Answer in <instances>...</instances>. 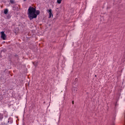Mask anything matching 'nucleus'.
I'll list each match as a JSON object with an SVG mask.
<instances>
[{
	"label": "nucleus",
	"mask_w": 125,
	"mask_h": 125,
	"mask_svg": "<svg viewBox=\"0 0 125 125\" xmlns=\"http://www.w3.org/2000/svg\"><path fill=\"white\" fill-rule=\"evenodd\" d=\"M3 119V116L0 114V120H2Z\"/></svg>",
	"instance_id": "nucleus-8"
},
{
	"label": "nucleus",
	"mask_w": 125,
	"mask_h": 125,
	"mask_svg": "<svg viewBox=\"0 0 125 125\" xmlns=\"http://www.w3.org/2000/svg\"><path fill=\"white\" fill-rule=\"evenodd\" d=\"M41 12L40 10H37L36 8L30 6L28 9V16L30 20L35 19L38 17V15H40Z\"/></svg>",
	"instance_id": "nucleus-1"
},
{
	"label": "nucleus",
	"mask_w": 125,
	"mask_h": 125,
	"mask_svg": "<svg viewBox=\"0 0 125 125\" xmlns=\"http://www.w3.org/2000/svg\"><path fill=\"white\" fill-rule=\"evenodd\" d=\"M3 42H4V41Z\"/></svg>",
	"instance_id": "nucleus-13"
},
{
	"label": "nucleus",
	"mask_w": 125,
	"mask_h": 125,
	"mask_svg": "<svg viewBox=\"0 0 125 125\" xmlns=\"http://www.w3.org/2000/svg\"><path fill=\"white\" fill-rule=\"evenodd\" d=\"M33 65H34V66H37V65H38V62H33Z\"/></svg>",
	"instance_id": "nucleus-9"
},
{
	"label": "nucleus",
	"mask_w": 125,
	"mask_h": 125,
	"mask_svg": "<svg viewBox=\"0 0 125 125\" xmlns=\"http://www.w3.org/2000/svg\"><path fill=\"white\" fill-rule=\"evenodd\" d=\"M111 125H115V123L113 122Z\"/></svg>",
	"instance_id": "nucleus-11"
},
{
	"label": "nucleus",
	"mask_w": 125,
	"mask_h": 125,
	"mask_svg": "<svg viewBox=\"0 0 125 125\" xmlns=\"http://www.w3.org/2000/svg\"><path fill=\"white\" fill-rule=\"evenodd\" d=\"M3 114L6 118L7 117V116H8V113L6 111H3Z\"/></svg>",
	"instance_id": "nucleus-5"
},
{
	"label": "nucleus",
	"mask_w": 125,
	"mask_h": 125,
	"mask_svg": "<svg viewBox=\"0 0 125 125\" xmlns=\"http://www.w3.org/2000/svg\"><path fill=\"white\" fill-rule=\"evenodd\" d=\"M10 2L11 3H14V0H10Z\"/></svg>",
	"instance_id": "nucleus-10"
},
{
	"label": "nucleus",
	"mask_w": 125,
	"mask_h": 125,
	"mask_svg": "<svg viewBox=\"0 0 125 125\" xmlns=\"http://www.w3.org/2000/svg\"><path fill=\"white\" fill-rule=\"evenodd\" d=\"M1 39H3V41L6 40V35L4 34V32L3 31L1 32Z\"/></svg>",
	"instance_id": "nucleus-2"
},
{
	"label": "nucleus",
	"mask_w": 125,
	"mask_h": 125,
	"mask_svg": "<svg viewBox=\"0 0 125 125\" xmlns=\"http://www.w3.org/2000/svg\"><path fill=\"white\" fill-rule=\"evenodd\" d=\"M4 14H7V13H8V9H5L4 11Z\"/></svg>",
	"instance_id": "nucleus-6"
},
{
	"label": "nucleus",
	"mask_w": 125,
	"mask_h": 125,
	"mask_svg": "<svg viewBox=\"0 0 125 125\" xmlns=\"http://www.w3.org/2000/svg\"><path fill=\"white\" fill-rule=\"evenodd\" d=\"M57 3H59V4H60L61 3V2L62 1V0H57Z\"/></svg>",
	"instance_id": "nucleus-7"
},
{
	"label": "nucleus",
	"mask_w": 125,
	"mask_h": 125,
	"mask_svg": "<svg viewBox=\"0 0 125 125\" xmlns=\"http://www.w3.org/2000/svg\"><path fill=\"white\" fill-rule=\"evenodd\" d=\"M72 94H77V92H78V88L73 87L72 89Z\"/></svg>",
	"instance_id": "nucleus-3"
},
{
	"label": "nucleus",
	"mask_w": 125,
	"mask_h": 125,
	"mask_svg": "<svg viewBox=\"0 0 125 125\" xmlns=\"http://www.w3.org/2000/svg\"><path fill=\"white\" fill-rule=\"evenodd\" d=\"M52 10L51 9L48 10V13H49V18H51V15H52V13H51Z\"/></svg>",
	"instance_id": "nucleus-4"
},
{
	"label": "nucleus",
	"mask_w": 125,
	"mask_h": 125,
	"mask_svg": "<svg viewBox=\"0 0 125 125\" xmlns=\"http://www.w3.org/2000/svg\"><path fill=\"white\" fill-rule=\"evenodd\" d=\"M72 104H74V101H72Z\"/></svg>",
	"instance_id": "nucleus-12"
}]
</instances>
